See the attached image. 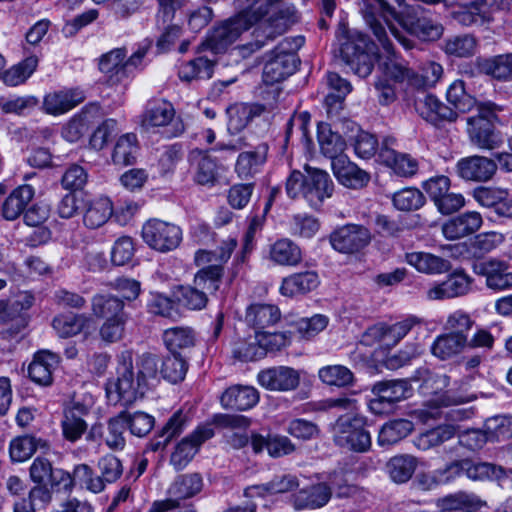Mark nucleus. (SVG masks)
<instances>
[{"label": "nucleus", "instance_id": "obj_1", "mask_svg": "<svg viewBox=\"0 0 512 512\" xmlns=\"http://www.w3.org/2000/svg\"><path fill=\"white\" fill-rule=\"evenodd\" d=\"M158 360L151 353L139 355L133 365L132 353L122 352L118 357L116 380L106 384V395L110 402H122L128 406L142 398L158 380Z\"/></svg>", "mask_w": 512, "mask_h": 512}, {"label": "nucleus", "instance_id": "obj_2", "mask_svg": "<svg viewBox=\"0 0 512 512\" xmlns=\"http://www.w3.org/2000/svg\"><path fill=\"white\" fill-rule=\"evenodd\" d=\"M399 6H402L405 0H394ZM359 10L366 25L373 32L374 36L386 51L392 52V42L389 39L386 26L390 33L403 44L405 48H410V41L400 35V32L392 24V20L399 23L404 16L400 15L391 7L388 0H359Z\"/></svg>", "mask_w": 512, "mask_h": 512}, {"label": "nucleus", "instance_id": "obj_3", "mask_svg": "<svg viewBox=\"0 0 512 512\" xmlns=\"http://www.w3.org/2000/svg\"><path fill=\"white\" fill-rule=\"evenodd\" d=\"M500 110L493 102H480L477 105V115L467 118V134L470 142L477 148L493 150L502 143L494 126L497 112Z\"/></svg>", "mask_w": 512, "mask_h": 512}, {"label": "nucleus", "instance_id": "obj_4", "mask_svg": "<svg viewBox=\"0 0 512 512\" xmlns=\"http://www.w3.org/2000/svg\"><path fill=\"white\" fill-rule=\"evenodd\" d=\"M346 65L360 77L371 74L378 56V48L370 38L359 31L350 33L340 49Z\"/></svg>", "mask_w": 512, "mask_h": 512}, {"label": "nucleus", "instance_id": "obj_5", "mask_svg": "<svg viewBox=\"0 0 512 512\" xmlns=\"http://www.w3.org/2000/svg\"><path fill=\"white\" fill-rule=\"evenodd\" d=\"M336 445L355 452H366L371 447L370 433L365 429L364 417L358 415L340 416L332 426Z\"/></svg>", "mask_w": 512, "mask_h": 512}, {"label": "nucleus", "instance_id": "obj_6", "mask_svg": "<svg viewBox=\"0 0 512 512\" xmlns=\"http://www.w3.org/2000/svg\"><path fill=\"white\" fill-rule=\"evenodd\" d=\"M237 14L215 27L207 37V46L215 53L225 51L240 35L257 23L246 7H236Z\"/></svg>", "mask_w": 512, "mask_h": 512}, {"label": "nucleus", "instance_id": "obj_7", "mask_svg": "<svg viewBox=\"0 0 512 512\" xmlns=\"http://www.w3.org/2000/svg\"><path fill=\"white\" fill-rule=\"evenodd\" d=\"M297 21L298 15L294 5L279 9L268 21L262 23L253 31L254 41L244 45L242 50L253 53L261 49L267 41L284 34Z\"/></svg>", "mask_w": 512, "mask_h": 512}, {"label": "nucleus", "instance_id": "obj_8", "mask_svg": "<svg viewBox=\"0 0 512 512\" xmlns=\"http://www.w3.org/2000/svg\"><path fill=\"white\" fill-rule=\"evenodd\" d=\"M142 238L150 248L165 253L179 246L182 230L173 223L150 219L142 227Z\"/></svg>", "mask_w": 512, "mask_h": 512}, {"label": "nucleus", "instance_id": "obj_9", "mask_svg": "<svg viewBox=\"0 0 512 512\" xmlns=\"http://www.w3.org/2000/svg\"><path fill=\"white\" fill-rule=\"evenodd\" d=\"M203 487L200 474L191 473L178 476L168 489V498L155 501L149 512H167L176 509L181 500L189 499L198 494Z\"/></svg>", "mask_w": 512, "mask_h": 512}, {"label": "nucleus", "instance_id": "obj_10", "mask_svg": "<svg viewBox=\"0 0 512 512\" xmlns=\"http://www.w3.org/2000/svg\"><path fill=\"white\" fill-rule=\"evenodd\" d=\"M410 391V384L403 379L376 382L372 387L375 398L370 400L369 408L374 414L388 413L396 403L406 399Z\"/></svg>", "mask_w": 512, "mask_h": 512}, {"label": "nucleus", "instance_id": "obj_11", "mask_svg": "<svg viewBox=\"0 0 512 512\" xmlns=\"http://www.w3.org/2000/svg\"><path fill=\"white\" fill-rule=\"evenodd\" d=\"M334 250L354 254L365 248L371 241L370 231L363 225L346 224L336 228L329 236Z\"/></svg>", "mask_w": 512, "mask_h": 512}, {"label": "nucleus", "instance_id": "obj_12", "mask_svg": "<svg viewBox=\"0 0 512 512\" xmlns=\"http://www.w3.org/2000/svg\"><path fill=\"white\" fill-rule=\"evenodd\" d=\"M214 436L211 425L198 426L190 435L183 438L171 454L170 463L176 470L184 469L194 458L200 446Z\"/></svg>", "mask_w": 512, "mask_h": 512}, {"label": "nucleus", "instance_id": "obj_13", "mask_svg": "<svg viewBox=\"0 0 512 512\" xmlns=\"http://www.w3.org/2000/svg\"><path fill=\"white\" fill-rule=\"evenodd\" d=\"M497 163L488 157L472 155L461 158L455 166L459 178L467 182L483 183L490 181L497 172Z\"/></svg>", "mask_w": 512, "mask_h": 512}, {"label": "nucleus", "instance_id": "obj_14", "mask_svg": "<svg viewBox=\"0 0 512 512\" xmlns=\"http://www.w3.org/2000/svg\"><path fill=\"white\" fill-rule=\"evenodd\" d=\"M300 371L289 366H274L261 370L257 375L258 383L269 391L289 392L298 388Z\"/></svg>", "mask_w": 512, "mask_h": 512}, {"label": "nucleus", "instance_id": "obj_15", "mask_svg": "<svg viewBox=\"0 0 512 512\" xmlns=\"http://www.w3.org/2000/svg\"><path fill=\"white\" fill-rule=\"evenodd\" d=\"M475 274L485 277L486 286L494 291H503L512 287V272L506 261L489 258L473 265Z\"/></svg>", "mask_w": 512, "mask_h": 512}, {"label": "nucleus", "instance_id": "obj_16", "mask_svg": "<svg viewBox=\"0 0 512 512\" xmlns=\"http://www.w3.org/2000/svg\"><path fill=\"white\" fill-rule=\"evenodd\" d=\"M395 139L385 138L379 150V157L387 167L391 168L395 174L401 177H412L418 171V161L411 155L397 152L392 148Z\"/></svg>", "mask_w": 512, "mask_h": 512}, {"label": "nucleus", "instance_id": "obj_17", "mask_svg": "<svg viewBox=\"0 0 512 512\" xmlns=\"http://www.w3.org/2000/svg\"><path fill=\"white\" fill-rule=\"evenodd\" d=\"M472 279L462 270H455L446 280L429 288L426 299L430 301L445 300L467 294L471 289Z\"/></svg>", "mask_w": 512, "mask_h": 512}, {"label": "nucleus", "instance_id": "obj_18", "mask_svg": "<svg viewBox=\"0 0 512 512\" xmlns=\"http://www.w3.org/2000/svg\"><path fill=\"white\" fill-rule=\"evenodd\" d=\"M399 24L411 35L422 41H436L443 34V26L433 18L416 11L408 13Z\"/></svg>", "mask_w": 512, "mask_h": 512}, {"label": "nucleus", "instance_id": "obj_19", "mask_svg": "<svg viewBox=\"0 0 512 512\" xmlns=\"http://www.w3.org/2000/svg\"><path fill=\"white\" fill-rule=\"evenodd\" d=\"M419 115L428 123L440 127L455 122L458 113L433 94H427L417 104Z\"/></svg>", "mask_w": 512, "mask_h": 512}, {"label": "nucleus", "instance_id": "obj_20", "mask_svg": "<svg viewBox=\"0 0 512 512\" xmlns=\"http://www.w3.org/2000/svg\"><path fill=\"white\" fill-rule=\"evenodd\" d=\"M307 172L306 200L312 207L320 206L333 193V181L323 170L305 167Z\"/></svg>", "mask_w": 512, "mask_h": 512}, {"label": "nucleus", "instance_id": "obj_21", "mask_svg": "<svg viewBox=\"0 0 512 512\" xmlns=\"http://www.w3.org/2000/svg\"><path fill=\"white\" fill-rule=\"evenodd\" d=\"M482 223L479 212L467 211L447 220L442 225V233L448 240H458L478 231Z\"/></svg>", "mask_w": 512, "mask_h": 512}, {"label": "nucleus", "instance_id": "obj_22", "mask_svg": "<svg viewBox=\"0 0 512 512\" xmlns=\"http://www.w3.org/2000/svg\"><path fill=\"white\" fill-rule=\"evenodd\" d=\"M52 326L61 338L73 337L80 333L87 336L95 329L91 316L74 313L57 315L52 321Z\"/></svg>", "mask_w": 512, "mask_h": 512}, {"label": "nucleus", "instance_id": "obj_23", "mask_svg": "<svg viewBox=\"0 0 512 512\" xmlns=\"http://www.w3.org/2000/svg\"><path fill=\"white\" fill-rule=\"evenodd\" d=\"M58 363L56 354L47 350L38 351L28 366V376L40 386H49L53 382V372Z\"/></svg>", "mask_w": 512, "mask_h": 512}, {"label": "nucleus", "instance_id": "obj_24", "mask_svg": "<svg viewBox=\"0 0 512 512\" xmlns=\"http://www.w3.org/2000/svg\"><path fill=\"white\" fill-rule=\"evenodd\" d=\"M85 100V94L80 89H68L47 94L43 100V108L51 115L64 114Z\"/></svg>", "mask_w": 512, "mask_h": 512}, {"label": "nucleus", "instance_id": "obj_25", "mask_svg": "<svg viewBox=\"0 0 512 512\" xmlns=\"http://www.w3.org/2000/svg\"><path fill=\"white\" fill-rule=\"evenodd\" d=\"M319 284L318 273L314 270H306L285 277L279 291L285 297H296L315 290Z\"/></svg>", "mask_w": 512, "mask_h": 512}, {"label": "nucleus", "instance_id": "obj_26", "mask_svg": "<svg viewBox=\"0 0 512 512\" xmlns=\"http://www.w3.org/2000/svg\"><path fill=\"white\" fill-rule=\"evenodd\" d=\"M113 203L106 196L87 199L84 203L83 224L88 229L102 227L113 214Z\"/></svg>", "mask_w": 512, "mask_h": 512}, {"label": "nucleus", "instance_id": "obj_27", "mask_svg": "<svg viewBox=\"0 0 512 512\" xmlns=\"http://www.w3.org/2000/svg\"><path fill=\"white\" fill-rule=\"evenodd\" d=\"M331 165L335 177L348 188H361L370 180L368 173L352 163L346 156L336 158Z\"/></svg>", "mask_w": 512, "mask_h": 512}, {"label": "nucleus", "instance_id": "obj_28", "mask_svg": "<svg viewBox=\"0 0 512 512\" xmlns=\"http://www.w3.org/2000/svg\"><path fill=\"white\" fill-rule=\"evenodd\" d=\"M259 401V393L252 386L235 385L229 387L221 396V404L227 409L245 411Z\"/></svg>", "mask_w": 512, "mask_h": 512}, {"label": "nucleus", "instance_id": "obj_29", "mask_svg": "<svg viewBox=\"0 0 512 512\" xmlns=\"http://www.w3.org/2000/svg\"><path fill=\"white\" fill-rule=\"evenodd\" d=\"M126 56L125 48H115L101 56L99 69L108 77L110 83H119L128 76Z\"/></svg>", "mask_w": 512, "mask_h": 512}, {"label": "nucleus", "instance_id": "obj_30", "mask_svg": "<svg viewBox=\"0 0 512 512\" xmlns=\"http://www.w3.org/2000/svg\"><path fill=\"white\" fill-rule=\"evenodd\" d=\"M302 258L301 248L288 238L278 239L269 247V260L275 265L295 267Z\"/></svg>", "mask_w": 512, "mask_h": 512}, {"label": "nucleus", "instance_id": "obj_31", "mask_svg": "<svg viewBox=\"0 0 512 512\" xmlns=\"http://www.w3.org/2000/svg\"><path fill=\"white\" fill-rule=\"evenodd\" d=\"M268 144L260 143L253 151L242 152L238 155L235 171L242 179H248L259 172L267 160Z\"/></svg>", "mask_w": 512, "mask_h": 512}, {"label": "nucleus", "instance_id": "obj_32", "mask_svg": "<svg viewBox=\"0 0 512 512\" xmlns=\"http://www.w3.org/2000/svg\"><path fill=\"white\" fill-rule=\"evenodd\" d=\"M406 261L417 271L428 275L444 274L451 269L449 260L427 252L408 253Z\"/></svg>", "mask_w": 512, "mask_h": 512}, {"label": "nucleus", "instance_id": "obj_33", "mask_svg": "<svg viewBox=\"0 0 512 512\" xmlns=\"http://www.w3.org/2000/svg\"><path fill=\"white\" fill-rule=\"evenodd\" d=\"M280 317L281 313L277 306L256 303L247 308L245 320L256 332L276 324Z\"/></svg>", "mask_w": 512, "mask_h": 512}, {"label": "nucleus", "instance_id": "obj_34", "mask_svg": "<svg viewBox=\"0 0 512 512\" xmlns=\"http://www.w3.org/2000/svg\"><path fill=\"white\" fill-rule=\"evenodd\" d=\"M27 325V317L19 312L17 305L12 302L0 300V326L3 327L1 335L3 338H11L18 334Z\"/></svg>", "mask_w": 512, "mask_h": 512}, {"label": "nucleus", "instance_id": "obj_35", "mask_svg": "<svg viewBox=\"0 0 512 512\" xmlns=\"http://www.w3.org/2000/svg\"><path fill=\"white\" fill-rule=\"evenodd\" d=\"M34 196V189L30 185H22L14 189L2 204V216L13 221L26 209Z\"/></svg>", "mask_w": 512, "mask_h": 512}, {"label": "nucleus", "instance_id": "obj_36", "mask_svg": "<svg viewBox=\"0 0 512 512\" xmlns=\"http://www.w3.org/2000/svg\"><path fill=\"white\" fill-rule=\"evenodd\" d=\"M84 414H86V408L79 403L64 410L61 426L65 439L75 442L82 437L87 429V424L82 418Z\"/></svg>", "mask_w": 512, "mask_h": 512}, {"label": "nucleus", "instance_id": "obj_37", "mask_svg": "<svg viewBox=\"0 0 512 512\" xmlns=\"http://www.w3.org/2000/svg\"><path fill=\"white\" fill-rule=\"evenodd\" d=\"M485 502L476 494L457 492L450 494L439 502V512H477Z\"/></svg>", "mask_w": 512, "mask_h": 512}, {"label": "nucleus", "instance_id": "obj_38", "mask_svg": "<svg viewBox=\"0 0 512 512\" xmlns=\"http://www.w3.org/2000/svg\"><path fill=\"white\" fill-rule=\"evenodd\" d=\"M467 344V336L445 333L436 337L431 346V352L437 358L447 360L461 353Z\"/></svg>", "mask_w": 512, "mask_h": 512}, {"label": "nucleus", "instance_id": "obj_39", "mask_svg": "<svg viewBox=\"0 0 512 512\" xmlns=\"http://www.w3.org/2000/svg\"><path fill=\"white\" fill-rule=\"evenodd\" d=\"M331 488L325 483L313 485L307 489L299 491L294 496V505L296 509H316L328 503L331 498Z\"/></svg>", "mask_w": 512, "mask_h": 512}, {"label": "nucleus", "instance_id": "obj_40", "mask_svg": "<svg viewBox=\"0 0 512 512\" xmlns=\"http://www.w3.org/2000/svg\"><path fill=\"white\" fill-rule=\"evenodd\" d=\"M175 116L173 105L164 99H154L148 102L143 116V124L147 127H162L168 125Z\"/></svg>", "mask_w": 512, "mask_h": 512}, {"label": "nucleus", "instance_id": "obj_41", "mask_svg": "<svg viewBox=\"0 0 512 512\" xmlns=\"http://www.w3.org/2000/svg\"><path fill=\"white\" fill-rule=\"evenodd\" d=\"M297 69L292 56L281 58L277 55L272 57L265 63L263 68V81L267 85H273L292 75Z\"/></svg>", "mask_w": 512, "mask_h": 512}, {"label": "nucleus", "instance_id": "obj_42", "mask_svg": "<svg viewBox=\"0 0 512 512\" xmlns=\"http://www.w3.org/2000/svg\"><path fill=\"white\" fill-rule=\"evenodd\" d=\"M476 67L481 73L506 80L512 74V53L491 58H477Z\"/></svg>", "mask_w": 512, "mask_h": 512}, {"label": "nucleus", "instance_id": "obj_43", "mask_svg": "<svg viewBox=\"0 0 512 512\" xmlns=\"http://www.w3.org/2000/svg\"><path fill=\"white\" fill-rule=\"evenodd\" d=\"M91 311L105 320L125 315L124 302L111 294H96L91 299Z\"/></svg>", "mask_w": 512, "mask_h": 512}, {"label": "nucleus", "instance_id": "obj_44", "mask_svg": "<svg viewBox=\"0 0 512 512\" xmlns=\"http://www.w3.org/2000/svg\"><path fill=\"white\" fill-rule=\"evenodd\" d=\"M456 427L451 424L439 425L433 429H429L420 433L414 439V445L423 451L442 445L446 441L452 439L456 435Z\"/></svg>", "mask_w": 512, "mask_h": 512}, {"label": "nucleus", "instance_id": "obj_45", "mask_svg": "<svg viewBox=\"0 0 512 512\" xmlns=\"http://www.w3.org/2000/svg\"><path fill=\"white\" fill-rule=\"evenodd\" d=\"M418 465L415 456L402 454L392 457L386 464L387 472L393 482L402 484L411 479Z\"/></svg>", "mask_w": 512, "mask_h": 512}, {"label": "nucleus", "instance_id": "obj_46", "mask_svg": "<svg viewBox=\"0 0 512 512\" xmlns=\"http://www.w3.org/2000/svg\"><path fill=\"white\" fill-rule=\"evenodd\" d=\"M318 142L322 154L332 161L344 156L345 141L340 134L333 132L328 124L318 126Z\"/></svg>", "mask_w": 512, "mask_h": 512}, {"label": "nucleus", "instance_id": "obj_47", "mask_svg": "<svg viewBox=\"0 0 512 512\" xmlns=\"http://www.w3.org/2000/svg\"><path fill=\"white\" fill-rule=\"evenodd\" d=\"M299 483L295 476L284 474L275 476L271 481L263 485H256L245 489V496L252 497L254 495L262 496L265 493L277 494L285 493L298 487Z\"/></svg>", "mask_w": 512, "mask_h": 512}, {"label": "nucleus", "instance_id": "obj_48", "mask_svg": "<svg viewBox=\"0 0 512 512\" xmlns=\"http://www.w3.org/2000/svg\"><path fill=\"white\" fill-rule=\"evenodd\" d=\"M414 425L407 419H396L384 424L378 435L380 446H390L398 443L413 431Z\"/></svg>", "mask_w": 512, "mask_h": 512}, {"label": "nucleus", "instance_id": "obj_49", "mask_svg": "<svg viewBox=\"0 0 512 512\" xmlns=\"http://www.w3.org/2000/svg\"><path fill=\"white\" fill-rule=\"evenodd\" d=\"M214 64L207 58L198 57L189 62L181 64L178 76L182 81L210 79L213 75Z\"/></svg>", "mask_w": 512, "mask_h": 512}, {"label": "nucleus", "instance_id": "obj_50", "mask_svg": "<svg viewBox=\"0 0 512 512\" xmlns=\"http://www.w3.org/2000/svg\"><path fill=\"white\" fill-rule=\"evenodd\" d=\"M175 301L189 310H202L206 307L208 296L205 291L193 286H178L173 291Z\"/></svg>", "mask_w": 512, "mask_h": 512}, {"label": "nucleus", "instance_id": "obj_51", "mask_svg": "<svg viewBox=\"0 0 512 512\" xmlns=\"http://www.w3.org/2000/svg\"><path fill=\"white\" fill-rule=\"evenodd\" d=\"M464 474L473 481H491L500 479L504 475V470L492 463L464 459Z\"/></svg>", "mask_w": 512, "mask_h": 512}, {"label": "nucleus", "instance_id": "obj_52", "mask_svg": "<svg viewBox=\"0 0 512 512\" xmlns=\"http://www.w3.org/2000/svg\"><path fill=\"white\" fill-rule=\"evenodd\" d=\"M163 340L171 352H176L178 349L193 347L196 335L191 327L178 326L166 329L163 333Z\"/></svg>", "mask_w": 512, "mask_h": 512}, {"label": "nucleus", "instance_id": "obj_53", "mask_svg": "<svg viewBox=\"0 0 512 512\" xmlns=\"http://www.w3.org/2000/svg\"><path fill=\"white\" fill-rule=\"evenodd\" d=\"M224 268L220 264L209 265L199 270L194 277L193 284L206 292L213 294L220 288Z\"/></svg>", "mask_w": 512, "mask_h": 512}, {"label": "nucleus", "instance_id": "obj_54", "mask_svg": "<svg viewBox=\"0 0 512 512\" xmlns=\"http://www.w3.org/2000/svg\"><path fill=\"white\" fill-rule=\"evenodd\" d=\"M138 152L137 137L133 133L121 136L114 148L112 160L116 165H131L136 160Z\"/></svg>", "mask_w": 512, "mask_h": 512}, {"label": "nucleus", "instance_id": "obj_55", "mask_svg": "<svg viewBox=\"0 0 512 512\" xmlns=\"http://www.w3.org/2000/svg\"><path fill=\"white\" fill-rule=\"evenodd\" d=\"M446 97L448 102L453 105L455 111L465 113L473 107H477L476 99L466 92L463 80H455L447 89Z\"/></svg>", "mask_w": 512, "mask_h": 512}, {"label": "nucleus", "instance_id": "obj_56", "mask_svg": "<svg viewBox=\"0 0 512 512\" xmlns=\"http://www.w3.org/2000/svg\"><path fill=\"white\" fill-rule=\"evenodd\" d=\"M383 50L387 53V60L380 67L386 77L385 79H391L398 83L406 81L413 86L414 71L396 60L393 46L392 52H388L384 48Z\"/></svg>", "mask_w": 512, "mask_h": 512}, {"label": "nucleus", "instance_id": "obj_57", "mask_svg": "<svg viewBox=\"0 0 512 512\" xmlns=\"http://www.w3.org/2000/svg\"><path fill=\"white\" fill-rule=\"evenodd\" d=\"M319 379L326 385L346 387L354 382V374L343 365H328L319 369Z\"/></svg>", "mask_w": 512, "mask_h": 512}, {"label": "nucleus", "instance_id": "obj_58", "mask_svg": "<svg viewBox=\"0 0 512 512\" xmlns=\"http://www.w3.org/2000/svg\"><path fill=\"white\" fill-rule=\"evenodd\" d=\"M187 370V361L180 354L172 352L163 359L160 373L165 380L175 384L185 378Z\"/></svg>", "mask_w": 512, "mask_h": 512}, {"label": "nucleus", "instance_id": "obj_59", "mask_svg": "<svg viewBox=\"0 0 512 512\" xmlns=\"http://www.w3.org/2000/svg\"><path fill=\"white\" fill-rule=\"evenodd\" d=\"M259 331L253 337L238 340L233 346V355L241 361H256L265 356V350L259 340Z\"/></svg>", "mask_w": 512, "mask_h": 512}, {"label": "nucleus", "instance_id": "obj_60", "mask_svg": "<svg viewBox=\"0 0 512 512\" xmlns=\"http://www.w3.org/2000/svg\"><path fill=\"white\" fill-rule=\"evenodd\" d=\"M38 65L36 56H29L17 65L12 66L2 74V80L9 86L24 83L35 71Z\"/></svg>", "mask_w": 512, "mask_h": 512}, {"label": "nucleus", "instance_id": "obj_61", "mask_svg": "<svg viewBox=\"0 0 512 512\" xmlns=\"http://www.w3.org/2000/svg\"><path fill=\"white\" fill-rule=\"evenodd\" d=\"M41 439H37L31 435L19 436L13 439L10 443V456L14 462H23L29 459L37 450L42 446Z\"/></svg>", "mask_w": 512, "mask_h": 512}, {"label": "nucleus", "instance_id": "obj_62", "mask_svg": "<svg viewBox=\"0 0 512 512\" xmlns=\"http://www.w3.org/2000/svg\"><path fill=\"white\" fill-rule=\"evenodd\" d=\"M490 441H506L512 438V416L495 415L488 418L484 426Z\"/></svg>", "mask_w": 512, "mask_h": 512}, {"label": "nucleus", "instance_id": "obj_63", "mask_svg": "<svg viewBox=\"0 0 512 512\" xmlns=\"http://www.w3.org/2000/svg\"><path fill=\"white\" fill-rule=\"evenodd\" d=\"M392 202L397 210L414 211L424 205L425 197L416 188H404L393 194Z\"/></svg>", "mask_w": 512, "mask_h": 512}, {"label": "nucleus", "instance_id": "obj_64", "mask_svg": "<svg viewBox=\"0 0 512 512\" xmlns=\"http://www.w3.org/2000/svg\"><path fill=\"white\" fill-rule=\"evenodd\" d=\"M222 169V166L213 158L205 155L200 158L196 165L194 180L200 185L212 186L217 181Z\"/></svg>", "mask_w": 512, "mask_h": 512}]
</instances>
